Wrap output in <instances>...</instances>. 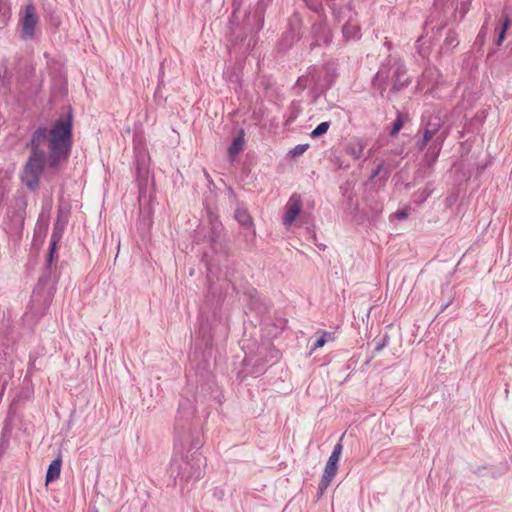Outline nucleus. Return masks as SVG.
<instances>
[{"label": "nucleus", "instance_id": "f257e3e1", "mask_svg": "<svg viewBox=\"0 0 512 512\" xmlns=\"http://www.w3.org/2000/svg\"><path fill=\"white\" fill-rule=\"evenodd\" d=\"M195 406L188 398L179 403L175 419L174 455L170 464V474L181 489L190 482L198 481L202 475L204 458L198 451L202 446L199 425L193 422Z\"/></svg>", "mask_w": 512, "mask_h": 512}, {"label": "nucleus", "instance_id": "f03ea898", "mask_svg": "<svg viewBox=\"0 0 512 512\" xmlns=\"http://www.w3.org/2000/svg\"><path fill=\"white\" fill-rule=\"evenodd\" d=\"M48 142L47 168L56 171L62 162L69 158L72 148V115L59 117L51 130L38 127L31 136L28 146L31 152L45 153L41 149L43 142Z\"/></svg>", "mask_w": 512, "mask_h": 512}, {"label": "nucleus", "instance_id": "7ed1b4c3", "mask_svg": "<svg viewBox=\"0 0 512 512\" xmlns=\"http://www.w3.org/2000/svg\"><path fill=\"white\" fill-rule=\"evenodd\" d=\"M391 82L390 93H398L411 84V78L407 74L405 63L400 59L389 55L375 74L372 85L383 97L388 82Z\"/></svg>", "mask_w": 512, "mask_h": 512}, {"label": "nucleus", "instance_id": "20e7f679", "mask_svg": "<svg viewBox=\"0 0 512 512\" xmlns=\"http://www.w3.org/2000/svg\"><path fill=\"white\" fill-rule=\"evenodd\" d=\"M46 153L31 152L23 168L22 180L32 191L39 187L40 177L47 166Z\"/></svg>", "mask_w": 512, "mask_h": 512}, {"label": "nucleus", "instance_id": "39448f33", "mask_svg": "<svg viewBox=\"0 0 512 512\" xmlns=\"http://www.w3.org/2000/svg\"><path fill=\"white\" fill-rule=\"evenodd\" d=\"M39 22V16L33 4L25 6L23 12L20 13L19 20V36L22 40H31L35 36V29Z\"/></svg>", "mask_w": 512, "mask_h": 512}, {"label": "nucleus", "instance_id": "423d86ee", "mask_svg": "<svg viewBox=\"0 0 512 512\" xmlns=\"http://www.w3.org/2000/svg\"><path fill=\"white\" fill-rule=\"evenodd\" d=\"M344 435H342L341 438H343ZM342 440V439H340ZM342 443L339 441L333 448V451L328 458V461L325 465L323 475L321 477L320 483H319V492L322 494L330 485L331 481L336 475L337 469H338V462L342 453Z\"/></svg>", "mask_w": 512, "mask_h": 512}, {"label": "nucleus", "instance_id": "0eeeda50", "mask_svg": "<svg viewBox=\"0 0 512 512\" xmlns=\"http://www.w3.org/2000/svg\"><path fill=\"white\" fill-rule=\"evenodd\" d=\"M204 317V313L201 312V323H200V328H199V334L202 336V338L208 342L212 339V332L213 330H215L218 326H222L223 327V331L225 332L226 331V324L223 323V319H222V315L220 313V311H218L217 309H214L213 311V314H212V322L209 323L208 319L206 321H204L203 319Z\"/></svg>", "mask_w": 512, "mask_h": 512}, {"label": "nucleus", "instance_id": "6e6552de", "mask_svg": "<svg viewBox=\"0 0 512 512\" xmlns=\"http://www.w3.org/2000/svg\"><path fill=\"white\" fill-rule=\"evenodd\" d=\"M302 210V197L298 193H293L286 206L283 215V224L287 227L291 226Z\"/></svg>", "mask_w": 512, "mask_h": 512}, {"label": "nucleus", "instance_id": "1a4fd4ad", "mask_svg": "<svg viewBox=\"0 0 512 512\" xmlns=\"http://www.w3.org/2000/svg\"><path fill=\"white\" fill-rule=\"evenodd\" d=\"M312 34L315 44L318 46L329 45L332 41V32L327 25L326 19L321 20L312 26Z\"/></svg>", "mask_w": 512, "mask_h": 512}, {"label": "nucleus", "instance_id": "9d476101", "mask_svg": "<svg viewBox=\"0 0 512 512\" xmlns=\"http://www.w3.org/2000/svg\"><path fill=\"white\" fill-rule=\"evenodd\" d=\"M62 238V231L59 229L58 225L55 224L53 227V231L50 238L48 255L45 261V269L48 274L52 273V263L54 259V255L56 253L57 244Z\"/></svg>", "mask_w": 512, "mask_h": 512}, {"label": "nucleus", "instance_id": "9b49d317", "mask_svg": "<svg viewBox=\"0 0 512 512\" xmlns=\"http://www.w3.org/2000/svg\"><path fill=\"white\" fill-rule=\"evenodd\" d=\"M445 140V135L439 134L436 136L428 147V150L425 154V158L427 161L434 162L438 158L440 151L442 149L443 142Z\"/></svg>", "mask_w": 512, "mask_h": 512}, {"label": "nucleus", "instance_id": "f8f14e48", "mask_svg": "<svg viewBox=\"0 0 512 512\" xmlns=\"http://www.w3.org/2000/svg\"><path fill=\"white\" fill-rule=\"evenodd\" d=\"M365 146H366V144L363 139L354 138L348 142L347 147H346V152L353 159L357 160V159H360L361 156L363 155Z\"/></svg>", "mask_w": 512, "mask_h": 512}, {"label": "nucleus", "instance_id": "ddd939ff", "mask_svg": "<svg viewBox=\"0 0 512 512\" xmlns=\"http://www.w3.org/2000/svg\"><path fill=\"white\" fill-rule=\"evenodd\" d=\"M343 37L346 41L360 38V26L354 22L351 17L346 21L342 28Z\"/></svg>", "mask_w": 512, "mask_h": 512}, {"label": "nucleus", "instance_id": "4468645a", "mask_svg": "<svg viewBox=\"0 0 512 512\" xmlns=\"http://www.w3.org/2000/svg\"><path fill=\"white\" fill-rule=\"evenodd\" d=\"M234 218L241 226L245 228H249L253 224L252 218L248 210L242 204L237 205L234 212Z\"/></svg>", "mask_w": 512, "mask_h": 512}, {"label": "nucleus", "instance_id": "2eb2a0df", "mask_svg": "<svg viewBox=\"0 0 512 512\" xmlns=\"http://www.w3.org/2000/svg\"><path fill=\"white\" fill-rule=\"evenodd\" d=\"M61 464L62 460L60 457H57L50 463L45 476L46 484L53 482L59 478L61 473Z\"/></svg>", "mask_w": 512, "mask_h": 512}, {"label": "nucleus", "instance_id": "dca6fc26", "mask_svg": "<svg viewBox=\"0 0 512 512\" xmlns=\"http://www.w3.org/2000/svg\"><path fill=\"white\" fill-rule=\"evenodd\" d=\"M0 91L3 94H10L12 92V75L7 67L0 69Z\"/></svg>", "mask_w": 512, "mask_h": 512}, {"label": "nucleus", "instance_id": "f3484780", "mask_svg": "<svg viewBox=\"0 0 512 512\" xmlns=\"http://www.w3.org/2000/svg\"><path fill=\"white\" fill-rule=\"evenodd\" d=\"M244 136H245L244 130L240 129L238 135L233 139L231 145L228 148V153L231 158H234L235 156H237L243 149L244 142H245Z\"/></svg>", "mask_w": 512, "mask_h": 512}, {"label": "nucleus", "instance_id": "a211bd4d", "mask_svg": "<svg viewBox=\"0 0 512 512\" xmlns=\"http://www.w3.org/2000/svg\"><path fill=\"white\" fill-rule=\"evenodd\" d=\"M459 44L458 35L454 30H448L444 43L441 47L442 53H448Z\"/></svg>", "mask_w": 512, "mask_h": 512}, {"label": "nucleus", "instance_id": "6ab92c4d", "mask_svg": "<svg viewBox=\"0 0 512 512\" xmlns=\"http://www.w3.org/2000/svg\"><path fill=\"white\" fill-rule=\"evenodd\" d=\"M393 166L391 164L385 163V161H381L376 169L372 172L370 179H374L377 176H381L383 179H388L392 172Z\"/></svg>", "mask_w": 512, "mask_h": 512}, {"label": "nucleus", "instance_id": "aec40b11", "mask_svg": "<svg viewBox=\"0 0 512 512\" xmlns=\"http://www.w3.org/2000/svg\"><path fill=\"white\" fill-rule=\"evenodd\" d=\"M409 120V116L406 113L397 111V117L393 122L390 135L395 136L402 129L404 123Z\"/></svg>", "mask_w": 512, "mask_h": 512}, {"label": "nucleus", "instance_id": "412c9836", "mask_svg": "<svg viewBox=\"0 0 512 512\" xmlns=\"http://www.w3.org/2000/svg\"><path fill=\"white\" fill-rule=\"evenodd\" d=\"M271 1L272 0H259L257 3L256 9L254 12V18H256L259 21V23H260L259 28H261L262 23H263L265 8Z\"/></svg>", "mask_w": 512, "mask_h": 512}, {"label": "nucleus", "instance_id": "4be33fe9", "mask_svg": "<svg viewBox=\"0 0 512 512\" xmlns=\"http://www.w3.org/2000/svg\"><path fill=\"white\" fill-rule=\"evenodd\" d=\"M510 26V18L508 16L505 17L503 23H502V27L501 29L499 30V33H498V36L495 40V45L496 46H501L504 39H505V36H506V32L508 30Z\"/></svg>", "mask_w": 512, "mask_h": 512}, {"label": "nucleus", "instance_id": "5701e85b", "mask_svg": "<svg viewBox=\"0 0 512 512\" xmlns=\"http://www.w3.org/2000/svg\"><path fill=\"white\" fill-rule=\"evenodd\" d=\"M330 127V122H322L320 124H318L311 132V137L312 138H318L320 136H322L323 134H325L328 129Z\"/></svg>", "mask_w": 512, "mask_h": 512}, {"label": "nucleus", "instance_id": "b1692460", "mask_svg": "<svg viewBox=\"0 0 512 512\" xmlns=\"http://www.w3.org/2000/svg\"><path fill=\"white\" fill-rule=\"evenodd\" d=\"M329 7L331 8L332 15L337 22H340L344 18L343 14L345 12H350L348 8L337 7L335 4H329Z\"/></svg>", "mask_w": 512, "mask_h": 512}, {"label": "nucleus", "instance_id": "393cba45", "mask_svg": "<svg viewBox=\"0 0 512 512\" xmlns=\"http://www.w3.org/2000/svg\"><path fill=\"white\" fill-rule=\"evenodd\" d=\"M309 147V144H298L296 145L291 151H290V155L292 157H298L300 155H302Z\"/></svg>", "mask_w": 512, "mask_h": 512}, {"label": "nucleus", "instance_id": "a878e982", "mask_svg": "<svg viewBox=\"0 0 512 512\" xmlns=\"http://www.w3.org/2000/svg\"><path fill=\"white\" fill-rule=\"evenodd\" d=\"M330 336V333L323 332V334L315 341V343L311 347V352L315 351L318 348H321L326 343L327 339L326 337Z\"/></svg>", "mask_w": 512, "mask_h": 512}, {"label": "nucleus", "instance_id": "bb28decb", "mask_svg": "<svg viewBox=\"0 0 512 512\" xmlns=\"http://www.w3.org/2000/svg\"><path fill=\"white\" fill-rule=\"evenodd\" d=\"M469 9H470V0H467L466 2H463L461 4V7L456 9L455 15L459 14V21L464 18V16L469 11Z\"/></svg>", "mask_w": 512, "mask_h": 512}, {"label": "nucleus", "instance_id": "cd10ccee", "mask_svg": "<svg viewBox=\"0 0 512 512\" xmlns=\"http://www.w3.org/2000/svg\"><path fill=\"white\" fill-rule=\"evenodd\" d=\"M440 128L441 123L439 119H435V121H429L425 127V129L432 130L433 134H435L436 136H438L437 133L440 130Z\"/></svg>", "mask_w": 512, "mask_h": 512}, {"label": "nucleus", "instance_id": "c85d7f7f", "mask_svg": "<svg viewBox=\"0 0 512 512\" xmlns=\"http://www.w3.org/2000/svg\"><path fill=\"white\" fill-rule=\"evenodd\" d=\"M389 339V336L385 334L379 341L376 342L374 351L380 352L384 347L388 345Z\"/></svg>", "mask_w": 512, "mask_h": 512}, {"label": "nucleus", "instance_id": "c756f323", "mask_svg": "<svg viewBox=\"0 0 512 512\" xmlns=\"http://www.w3.org/2000/svg\"><path fill=\"white\" fill-rule=\"evenodd\" d=\"M435 137H436V135L433 134L432 130H428V129L424 128L423 135H422L423 139H425L427 142H429L431 140L433 141Z\"/></svg>", "mask_w": 512, "mask_h": 512}, {"label": "nucleus", "instance_id": "7c9ffc66", "mask_svg": "<svg viewBox=\"0 0 512 512\" xmlns=\"http://www.w3.org/2000/svg\"><path fill=\"white\" fill-rule=\"evenodd\" d=\"M408 217V211L407 209L399 210L395 213V218L398 220H404Z\"/></svg>", "mask_w": 512, "mask_h": 512}, {"label": "nucleus", "instance_id": "2f4dec72", "mask_svg": "<svg viewBox=\"0 0 512 512\" xmlns=\"http://www.w3.org/2000/svg\"><path fill=\"white\" fill-rule=\"evenodd\" d=\"M428 142L423 139L422 137L419 138L416 142V148L419 150V151H423L425 149V147L427 146Z\"/></svg>", "mask_w": 512, "mask_h": 512}, {"label": "nucleus", "instance_id": "473e14b6", "mask_svg": "<svg viewBox=\"0 0 512 512\" xmlns=\"http://www.w3.org/2000/svg\"><path fill=\"white\" fill-rule=\"evenodd\" d=\"M147 174V171L145 168H142L140 167L139 165L137 166V178H138V181L141 183L142 179L145 177V175Z\"/></svg>", "mask_w": 512, "mask_h": 512}, {"label": "nucleus", "instance_id": "72a5a7b5", "mask_svg": "<svg viewBox=\"0 0 512 512\" xmlns=\"http://www.w3.org/2000/svg\"><path fill=\"white\" fill-rule=\"evenodd\" d=\"M434 74H438V71H437L436 69H427V70L423 73V78L433 76Z\"/></svg>", "mask_w": 512, "mask_h": 512}, {"label": "nucleus", "instance_id": "f704fd0d", "mask_svg": "<svg viewBox=\"0 0 512 512\" xmlns=\"http://www.w3.org/2000/svg\"><path fill=\"white\" fill-rule=\"evenodd\" d=\"M296 84H297V86H299L301 89H305V87H306V84L304 83V79H303V78H301V77L297 80V83H296Z\"/></svg>", "mask_w": 512, "mask_h": 512}, {"label": "nucleus", "instance_id": "c9c22d12", "mask_svg": "<svg viewBox=\"0 0 512 512\" xmlns=\"http://www.w3.org/2000/svg\"><path fill=\"white\" fill-rule=\"evenodd\" d=\"M6 385H7V380H4L3 384H2V389H1V392H0V400L2 399V397L4 395V392H5V389H6Z\"/></svg>", "mask_w": 512, "mask_h": 512}, {"label": "nucleus", "instance_id": "e433bc0d", "mask_svg": "<svg viewBox=\"0 0 512 512\" xmlns=\"http://www.w3.org/2000/svg\"><path fill=\"white\" fill-rule=\"evenodd\" d=\"M484 36H485V33H484V27H483V28L480 30V32H479L478 39H482Z\"/></svg>", "mask_w": 512, "mask_h": 512}, {"label": "nucleus", "instance_id": "4c0bfd02", "mask_svg": "<svg viewBox=\"0 0 512 512\" xmlns=\"http://www.w3.org/2000/svg\"><path fill=\"white\" fill-rule=\"evenodd\" d=\"M391 42L390 41H385V46L387 47L388 50L391 49Z\"/></svg>", "mask_w": 512, "mask_h": 512}, {"label": "nucleus", "instance_id": "58836bf2", "mask_svg": "<svg viewBox=\"0 0 512 512\" xmlns=\"http://www.w3.org/2000/svg\"><path fill=\"white\" fill-rule=\"evenodd\" d=\"M449 305H450V302L446 303L445 305H442V311H444Z\"/></svg>", "mask_w": 512, "mask_h": 512}, {"label": "nucleus", "instance_id": "ea45409f", "mask_svg": "<svg viewBox=\"0 0 512 512\" xmlns=\"http://www.w3.org/2000/svg\"><path fill=\"white\" fill-rule=\"evenodd\" d=\"M17 89L19 90V92H21V91H22V88H21V86H20V83H19V82H18V85H17Z\"/></svg>", "mask_w": 512, "mask_h": 512}, {"label": "nucleus", "instance_id": "a19ab883", "mask_svg": "<svg viewBox=\"0 0 512 512\" xmlns=\"http://www.w3.org/2000/svg\"><path fill=\"white\" fill-rule=\"evenodd\" d=\"M213 290H214V287H213V286H210V287H209V294H210V293H212V292H213Z\"/></svg>", "mask_w": 512, "mask_h": 512}, {"label": "nucleus", "instance_id": "79ce46f5", "mask_svg": "<svg viewBox=\"0 0 512 512\" xmlns=\"http://www.w3.org/2000/svg\"><path fill=\"white\" fill-rule=\"evenodd\" d=\"M213 229L216 230L217 229V225L213 223Z\"/></svg>", "mask_w": 512, "mask_h": 512}]
</instances>
